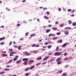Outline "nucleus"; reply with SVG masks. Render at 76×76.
Listing matches in <instances>:
<instances>
[{
  "instance_id": "obj_32",
  "label": "nucleus",
  "mask_w": 76,
  "mask_h": 76,
  "mask_svg": "<svg viewBox=\"0 0 76 76\" xmlns=\"http://www.w3.org/2000/svg\"><path fill=\"white\" fill-rule=\"evenodd\" d=\"M56 50L57 51H58V46H57L56 47Z\"/></svg>"
},
{
  "instance_id": "obj_49",
  "label": "nucleus",
  "mask_w": 76,
  "mask_h": 76,
  "mask_svg": "<svg viewBox=\"0 0 76 76\" xmlns=\"http://www.w3.org/2000/svg\"><path fill=\"white\" fill-rule=\"evenodd\" d=\"M6 10H7L8 11H10V9H8L7 8H6Z\"/></svg>"
},
{
  "instance_id": "obj_30",
  "label": "nucleus",
  "mask_w": 76,
  "mask_h": 76,
  "mask_svg": "<svg viewBox=\"0 0 76 76\" xmlns=\"http://www.w3.org/2000/svg\"><path fill=\"white\" fill-rule=\"evenodd\" d=\"M20 47H21V46H20L18 47V49L19 50H20V49H21Z\"/></svg>"
},
{
  "instance_id": "obj_54",
  "label": "nucleus",
  "mask_w": 76,
  "mask_h": 76,
  "mask_svg": "<svg viewBox=\"0 0 76 76\" xmlns=\"http://www.w3.org/2000/svg\"><path fill=\"white\" fill-rule=\"evenodd\" d=\"M58 22H57V21L55 22V24H58Z\"/></svg>"
},
{
  "instance_id": "obj_25",
  "label": "nucleus",
  "mask_w": 76,
  "mask_h": 76,
  "mask_svg": "<svg viewBox=\"0 0 76 76\" xmlns=\"http://www.w3.org/2000/svg\"><path fill=\"white\" fill-rule=\"evenodd\" d=\"M64 26V24H61L59 25V27H63Z\"/></svg>"
},
{
  "instance_id": "obj_6",
  "label": "nucleus",
  "mask_w": 76,
  "mask_h": 76,
  "mask_svg": "<svg viewBox=\"0 0 76 76\" xmlns=\"http://www.w3.org/2000/svg\"><path fill=\"white\" fill-rule=\"evenodd\" d=\"M72 29V28L70 27H66L65 28V29H67L68 30L69 29Z\"/></svg>"
},
{
  "instance_id": "obj_17",
  "label": "nucleus",
  "mask_w": 76,
  "mask_h": 76,
  "mask_svg": "<svg viewBox=\"0 0 76 76\" xmlns=\"http://www.w3.org/2000/svg\"><path fill=\"white\" fill-rule=\"evenodd\" d=\"M44 18L46 19H49V18H48V17L47 16H44Z\"/></svg>"
},
{
  "instance_id": "obj_4",
  "label": "nucleus",
  "mask_w": 76,
  "mask_h": 76,
  "mask_svg": "<svg viewBox=\"0 0 76 76\" xmlns=\"http://www.w3.org/2000/svg\"><path fill=\"white\" fill-rule=\"evenodd\" d=\"M18 57H19V56H15V58H14L13 60H14V61H16V60H17V58H18Z\"/></svg>"
},
{
  "instance_id": "obj_10",
  "label": "nucleus",
  "mask_w": 76,
  "mask_h": 76,
  "mask_svg": "<svg viewBox=\"0 0 76 76\" xmlns=\"http://www.w3.org/2000/svg\"><path fill=\"white\" fill-rule=\"evenodd\" d=\"M67 44V43H65L64 45L62 46V47H65V46H66V45Z\"/></svg>"
},
{
  "instance_id": "obj_29",
  "label": "nucleus",
  "mask_w": 76,
  "mask_h": 76,
  "mask_svg": "<svg viewBox=\"0 0 76 76\" xmlns=\"http://www.w3.org/2000/svg\"><path fill=\"white\" fill-rule=\"evenodd\" d=\"M1 45H4V42H2L0 43Z\"/></svg>"
},
{
  "instance_id": "obj_27",
  "label": "nucleus",
  "mask_w": 76,
  "mask_h": 76,
  "mask_svg": "<svg viewBox=\"0 0 76 76\" xmlns=\"http://www.w3.org/2000/svg\"><path fill=\"white\" fill-rule=\"evenodd\" d=\"M72 24L73 26H75V25H76V23L75 22L73 23Z\"/></svg>"
},
{
  "instance_id": "obj_23",
  "label": "nucleus",
  "mask_w": 76,
  "mask_h": 76,
  "mask_svg": "<svg viewBox=\"0 0 76 76\" xmlns=\"http://www.w3.org/2000/svg\"><path fill=\"white\" fill-rule=\"evenodd\" d=\"M68 22L69 24H72V22L71 21V20H69L68 21Z\"/></svg>"
},
{
  "instance_id": "obj_31",
  "label": "nucleus",
  "mask_w": 76,
  "mask_h": 76,
  "mask_svg": "<svg viewBox=\"0 0 76 76\" xmlns=\"http://www.w3.org/2000/svg\"><path fill=\"white\" fill-rule=\"evenodd\" d=\"M23 54H27V53H28V52L26 51H25V52H24L23 53Z\"/></svg>"
},
{
  "instance_id": "obj_53",
  "label": "nucleus",
  "mask_w": 76,
  "mask_h": 76,
  "mask_svg": "<svg viewBox=\"0 0 76 76\" xmlns=\"http://www.w3.org/2000/svg\"><path fill=\"white\" fill-rule=\"evenodd\" d=\"M47 64L46 62H45L42 64Z\"/></svg>"
},
{
  "instance_id": "obj_19",
  "label": "nucleus",
  "mask_w": 76,
  "mask_h": 76,
  "mask_svg": "<svg viewBox=\"0 0 76 76\" xmlns=\"http://www.w3.org/2000/svg\"><path fill=\"white\" fill-rule=\"evenodd\" d=\"M50 36H55L54 34H50L48 35V37H50Z\"/></svg>"
},
{
  "instance_id": "obj_42",
  "label": "nucleus",
  "mask_w": 76,
  "mask_h": 76,
  "mask_svg": "<svg viewBox=\"0 0 76 76\" xmlns=\"http://www.w3.org/2000/svg\"><path fill=\"white\" fill-rule=\"evenodd\" d=\"M20 24H17V26L18 27L19 26H20Z\"/></svg>"
},
{
  "instance_id": "obj_38",
  "label": "nucleus",
  "mask_w": 76,
  "mask_h": 76,
  "mask_svg": "<svg viewBox=\"0 0 76 76\" xmlns=\"http://www.w3.org/2000/svg\"><path fill=\"white\" fill-rule=\"evenodd\" d=\"M68 12H71L72 11V10L71 9H69L67 10Z\"/></svg>"
},
{
  "instance_id": "obj_13",
  "label": "nucleus",
  "mask_w": 76,
  "mask_h": 76,
  "mask_svg": "<svg viewBox=\"0 0 76 76\" xmlns=\"http://www.w3.org/2000/svg\"><path fill=\"white\" fill-rule=\"evenodd\" d=\"M9 70H10V69L5 68L4 69V71H9Z\"/></svg>"
},
{
  "instance_id": "obj_18",
  "label": "nucleus",
  "mask_w": 76,
  "mask_h": 76,
  "mask_svg": "<svg viewBox=\"0 0 76 76\" xmlns=\"http://www.w3.org/2000/svg\"><path fill=\"white\" fill-rule=\"evenodd\" d=\"M40 64H41V63L39 62L36 64V66H39V65H40Z\"/></svg>"
},
{
  "instance_id": "obj_60",
  "label": "nucleus",
  "mask_w": 76,
  "mask_h": 76,
  "mask_svg": "<svg viewBox=\"0 0 76 76\" xmlns=\"http://www.w3.org/2000/svg\"><path fill=\"white\" fill-rule=\"evenodd\" d=\"M67 65H66L64 67V68H66L67 67Z\"/></svg>"
},
{
  "instance_id": "obj_33",
  "label": "nucleus",
  "mask_w": 76,
  "mask_h": 76,
  "mask_svg": "<svg viewBox=\"0 0 76 76\" xmlns=\"http://www.w3.org/2000/svg\"><path fill=\"white\" fill-rule=\"evenodd\" d=\"M51 48V45H49V46H48V48L49 49L50 48Z\"/></svg>"
},
{
  "instance_id": "obj_56",
  "label": "nucleus",
  "mask_w": 76,
  "mask_h": 76,
  "mask_svg": "<svg viewBox=\"0 0 76 76\" xmlns=\"http://www.w3.org/2000/svg\"><path fill=\"white\" fill-rule=\"evenodd\" d=\"M66 55H67V53H64V56H66Z\"/></svg>"
},
{
  "instance_id": "obj_1",
  "label": "nucleus",
  "mask_w": 76,
  "mask_h": 76,
  "mask_svg": "<svg viewBox=\"0 0 76 76\" xmlns=\"http://www.w3.org/2000/svg\"><path fill=\"white\" fill-rule=\"evenodd\" d=\"M61 60V57H59V58H58L56 60V61L57 62V64H61V63L62 62L60 60Z\"/></svg>"
},
{
  "instance_id": "obj_57",
  "label": "nucleus",
  "mask_w": 76,
  "mask_h": 76,
  "mask_svg": "<svg viewBox=\"0 0 76 76\" xmlns=\"http://www.w3.org/2000/svg\"><path fill=\"white\" fill-rule=\"evenodd\" d=\"M1 27L2 28H4V26H1Z\"/></svg>"
},
{
  "instance_id": "obj_48",
  "label": "nucleus",
  "mask_w": 76,
  "mask_h": 76,
  "mask_svg": "<svg viewBox=\"0 0 76 76\" xmlns=\"http://www.w3.org/2000/svg\"><path fill=\"white\" fill-rule=\"evenodd\" d=\"M48 55H52L53 53H49L48 54Z\"/></svg>"
},
{
  "instance_id": "obj_24",
  "label": "nucleus",
  "mask_w": 76,
  "mask_h": 76,
  "mask_svg": "<svg viewBox=\"0 0 76 76\" xmlns=\"http://www.w3.org/2000/svg\"><path fill=\"white\" fill-rule=\"evenodd\" d=\"M4 73H5V72L2 71V72H0V74L2 75V74H4Z\"/></svg>"
},
{
  "instance_id": "obj_26",
  "label": "nucleus",
  "mask_w": 76,
  "mask_h": 76,
  "mask_svg": "<svg viewBox=\"0 0 76 76\" xmlns=\"http://www.w3.org/2000/svg\"><path fill=\"white\" fill-rule=\"evenodd\" d=\"M3 57H6V56H7V54H3V55H2Z\"/></svg>"
},
{
  "instance_id": "obj_34",
  "label": "nucleus",
  "mask_w": 76,
  "mask_h": 76,
  "mask_svg": "<svg viewBox=\"0 0 76 76\" xmlns=\"http://www.w3.org/2000/svg\"><path fill=\"white\" fill-rule=\"evenodd\" d=\"M31 46L32 47H35V44H34L33 45H31Z\"/></svg>"
},
{
  "instance_id": "obj_61",
  "label": "nucleus",
  "mask_w": 76,
  "mask_h": 76,
  "mask_svg": "<svg viewBox=\"0 0 76 76\" xmlns=\"http://www.w3.org/2000/svg\"><path fill=\"white\" fill-rule=\"evenodd\" d=\"M64 60H67V58H65L64 59Z\"/></svg>"
},
{
  "instance_id": "obj_22",
  "label": "nucleus",
  "mask_w": 76,
  "mask_h": 76,
  "mask_svg": "<svg viewBox=\"0 0 76 76\" xmlns=\"http://www.w3.org/2000/svg\"><path fill=\"white\" fill-rule=\"evenodd\" d=\"M21 61V60H19L18 61H17L16 62V64H18V63H20Z\"/></svg>"
},
{
  "instance_id": "obj_20",
  "label": "nucleus",
  "mask_w": 76,
  "mask_h": 76,
  "mask_svg": "<svg viewBox=\"0 0 76 76\" xmlns=\"http://www.w3.org/2000/svg\"><path fill=\"white\" fill-rule=\"evenodd\" d=\"M36 35V34H32L30 35V36H31V37H34V36H35Z\"/></svg>"
},
{
  "instance_id": "obj_64",
  "label": "nucleus",
  "mask_w": 76,
  "mask_h": 76,
  "mask_svg": "<svg viewBox=\"0 0 76 76\" xmlns=\"http://www.w3.org/2000/svg\"><path fill=\"white\" fill-rule=\"evenodd\" d=\"M13 44H16V42H15V41H14L13 42Z\"/></svg>"
},
{
  "instance_id": "obj_43",
  "label": "nucleus",
  "mask_w": 76,
  "mask_h": 76,
  "mask_svg": "<svg viewBox=\"0 0 76 76\" xmlns=\"http://www.w3.org/2000/svg\"><path fill=\"white\" fill-rule=\"evenodd\" d=\"M12 44V42H10L9 44V45H11Z\"/></svg>"
},
{
  "instance_id": "obj_58",
  "label": "nucleus",
  "mask_w": 76,
  "mask_h": 76,
  "mask_svg": "<svg viewBox=\"0 0 76 76\" xmlns=\"http://www.w3.org/2000/svg\"><path fill=\"white\" fill-rule=\"evenodd\" d=\"M9 62H10V63H12V60H10L9 61Z\"/></svg>"
},
{
  "instance_id": "obj_36",
  "label": "nucleus",
  "mask_w": 76,
  "mask_h": 76,
  "mask_svg": "<svg viewBox=\"0 0 76 76\" xmlns=\"http://www.w3.org/2000/svg\"><path fill=\"white\" fill-rule=\"evenodd\" d=\"M29 67L27 68L25 70L26 71H27V70H29Z\"/></svg>"
},
{
  "instance_id": "obj_8",
  "label": "nucleus",
  "mask_w": 76,
  "mask_h": 76,
  "mask_svg": "<svg viewBox=\"0 0 76 76\" xmlns=\"http://www.w3.org/2000/svg\"><path fill=\"white\" fill-rule=\"evenodd\" d=\"M52 29L54 31H56L58 29L56 27H53L52 28Z\"/></svg>"
},
{
  "instance_id": "obj_21",
  "label": "nucleus",
  "mask_w": 76,
  "mask_h": 76,
  "mask_svg": "<svg viewBox=\"0 0 76 76\" xmlns=\"http://www.w3.org/2000/svg\"><path fill=\"white\" fill-rule=\"evenodd\" d=\"M35 67V65H34L33 66H31L30 67V70H32V69H33V68H34V67Z\"/></svg>"
},
{
  "instance_id": "obj_14",
  "label": "nucleus",
  "mask_w": 76,
  "mask_h": 76,
  "mask_svg": "<svg viewBox=\"0 0 76 76\" xmlns=\"http://www.w3.org/2000/svg\"><path fill=\"white\" fill-rule=\"evenodd\" d=\"M48 58H49V57H48V56L46 58H45L43 60V61H45V60H47V59H48Z\"/></svg>"
},
{
  "instance_id": "obj_59",
  "label": "nucleus",
  "mask_w": 76,
  "mask_h": 76,
  "mask_svg": "<svg viewBox=\"0 0 76 76\" xmlns=\"http://www.w3.org/2000/svg\"><path fill=\"white\" fill-rule=\"evenodd\" d=\"M61 72H62V70H60L59 71V72L60 74V73H61Z\"/></svg>"
},
{
  "instance_id": "obj_16",
  "label": "nucleus",
  "mask_w": 76,
  "mask_h": 76,
  "mask_svg": "<svg viewBox=\"0 0 76 76\" xmlns=\"http://www.w3.org/2000/svg\"><path fill=\"white\" fill-rule=\"evenodd\" d=\"M5 39V37H3L2 38H0V41H2V40H3Z\"/></svg>"
},
{
  "instance_id": "obj_45",
  "label": "nucleus",
  "mask_w": 76,
  "mask_h": 76,
  "mask_svg": "<svg viewBox=\"0 0 76 76\" xmlns=\"http://www.w3.org/2000/svg\"><path fill=\"white\" fill-rule=\"evenodd\" d=\"M23 39V38L21 37L20 38V39H19V41H22Z\"/></svg>"
},
{
  "instance_id": "obj_44",
  "label": "nucleus",
  "mask_w": 76,
  "mask_h": 76,
  "mask_svg": "<svg viewBox=\"0 0 76 76\" xmlns=\"http://www.w3.org/2000/svg\"><path fill=\"white\" fill-rule=\"evenodd\" d=\"M13 47H14V48H18V46L16 45H14Z\"/></svg>"
},
{
  "instance_id": "obj_37",
  "label": "nucleus",
  "mask_w": 76,
  "mask_h": 76,
  "mask_svg": "<svg viewBox=\"0 0 76 76\" xmlns=\"http://www.w3.org/2000/svg\"><path fill=\"white\" fill-rule=\"evenodd\" d=\"M39 46V45H35V47H38Z\"/></svg>"
},
{
  "instance_id": "obj_52",
  "label": "nucleus",
  "mask_w": 76,
  "mask_h": 76,
  "mask_svg": "<svg viewBox=\"0 0 76 76\" xmlns=\"http://www.w3.org/2000/svg\"><path fill=\"white\" fill-rule=\"evenodd\" d=\"M46 9H47V8L46 7H45L44 8H43V10H46Z\"/></svg>"
},
{
  "instance_id": "obj_9",
  "label": "nucleus",
  "mask_w": 76,
  "mask_h": 76,
  "mask_svg": "<svg viewBox=\"0 0 76 76\" xmlns=\"http://www.w3.org/2000/svg\"><path fill=\"white\" fill-rule=\"evenodd\" d=\"M34 61L32 60H31L30 61V62L29 63V64H31L33 62H34Z\"/></svg>"
},
{
  "instance_id": "obj_47",
  "label": "nucleus",
  "mask_w": 76,
  "mask_h": 76,
  "mask_svg": "<svg viewBox=\"0 0 76 76\" xmlns=\"http://www.w3.org/2000/svg\"><path fill=\"white\" fill-rule=\"evenodd\" d=\"M75 12V10H72V13H74Z\"/></svg>"
},
{
  "instance_id": "obj_46",
  "label": "nucleus",
  "mask_w": 76,
  "mask_h": 76,
  "mask_svg": "<svg viewBox=\"0 0 76 76\" xmlns=\"http://www.w3.org/2000/svg\"><path fill=\"white\" fill-rule=\"evenodd\" d=\"M6 67H10V66L9 65H7L6 66Z\"/></svg>"
},
{
  "instance_id": "obj_50",
  "label": "nucleus",
  "mask_w": 76,
  "mask_h": 76,
  "mask_svg": "<svg viewBox=\"0 0 76 76\" xmlns=\"http://www.w3.org/2000/svg\"><path fill=\"white\" fill-rule=\"evenodd\" d=\"M61 8H58V11H61Z\"/></svg>"
},
{
  "instance_id": "obj_5",
  "label": "nucleus",
  "mask_w": 76,
  "mask_h": 76,
  "mask_svg": "<svg viewBox=\"0 0 76 76\" xmlns=\"http://www.w3.org/2000/svg\"><path fill=\"white\" fill-rule=\"evenodd\" d=\"M64 34L65 35H69V31H65Z\"/></svg>"
},
{
  "instance_id": "obj_41",
  "label": "nucleus",
  "mask_w": 76,
  "mask_h": 76,
  "mask_svg": "<svg viewBox=\"0 0 76 76\" xmlns=\"http://www.w3.org/2000/svg\"><path fill=\"white\" fill-rule=\"evenodd\" d=\"M28 75H29V73H26L25 74V76H28Z\"/></svg>"
},
{
  "instance_id": "obj_15",
  "label": "nucleus",
  "mask_w": 76,
  "mask_h": 76,
  "mask_svg": "<svg viewBox=\"0 0 76 76\" xmlns=\"http://www.w3.org/2000/svg\"><path fill=\"white\" fill-rule=\"evenodd\" d=\"M50 29H47L46 31V33H48V32H50Z\"/></svg>"
},
{
  "instance_id": "obj_51",
  "label": "nucleus",
  "mask_w": 76,
  "mask_h": 76,
  "mask_svg": "<svg viewBox=\"0 0 76 76\" xmlns=\"http://www.w3.org/2000/svg\"><path fill=\"white\" fill-rule=\"evenodd\" d=\"M46 13L47 14V15H50V12H46Z\"/></svg>"
},
{
  "instance_id": "obj_35",
  "label": "nucleus",
  "mask_w": 76,
  "mask_h": 76,
  "mask_svg": "<svg viewBox=\"0 0 76 76\" xmlns=\"http://www.w3.org/2000/svg\"><path fill=\"white\" fill-rule=\"evenodd\" d=\"M60 34H61V33L58 32L56 33V34L57 35H60Z\"/></svg>"
},
{
  "instance_id": "obj_63",
  "label": "nucleus",
  "mask_w": 76,
  "mask_h": 76,
  "mask_svg": "<svg viewBox=\"0 0 76 76\" xmlns=\"http://www.w3.org/2000/svg\"><path fill=\"white\" fill-rule=\"evenodd\" d=\"M23 23H26V21H24Z\"/></svg>"
},
{
  "instance_id": "obj_39",
  "label": "nucleus",
  "mask_w": 76,
  "mask_h": 76,
  "mask_svg": "<svg viewBox=\"0 0 76 76\" xmlns=\"http://www.w3.org/2000/svg\"><path fill=\"white\" fill-rule=\"evenodd\" d=\"M28 34H29V33L28 32L26 33L25 34L26 36H27V35H28Z\"/></svg>"
},
{
  "instance_id": "obj_2",
  "label": "nucleus",
  "mask_w": 76,
  "mask_h": 76,
  "mask_svg": "<svg viewBox=\"0 0 76 76\" xmlns=\"http://www.w3.org/2000/svg\"><path fill=\"white\" fill-rule=\"evenodd\" d=\"M22 60L25 61L23 63L24 65H27V61H28V59L27 58H23L22 59Z\"/></svg>"
},
{
  "instance_id": "obj_55",
  "label": "nucleus",
  "mask_w": 76,
  "mask_h": 76,
  "mask_svg": "<svg viewBox=\"0 0 76 76\" xmlns=\"http://www.w3.org/2000/svg\"><path fill=\"white\" fill-rule=\"evenodd\" d=\"M12 53L13 54H16V53L15 52H12Z\"/></svg>"
},
{
  "instance_id": "obj_28",
  "label": "nucleus",
  "mask_w": 76,
  "mask_h": 76,
  "mask_svg": "<svg viewBox=\"0 0 76 76\" xmlns=\"http://www.w3.org/2000/svg\"><path fill=\"white\" fill-rule=\"evenodd\" d=\"M30 55H31V54L28 52L27 53V54H25V56H30Z\"/></svg>"
},
{
  "instance_id": "obj_11",
  "label": "nucleus",
  "mask_w": 76,
  "mask_h": 76,
  "mask_svg": "<svg viewBox=\"0 0 76 76\" xmlns=\"http://www.w3.org/2000/svg\"><path fill=\"white\" fill-rule=\"evenodd\" d=\"M62 42H63V41H62V40L60 39L59 41H58L57 42V43H62Z\"/></svg>"
},
{
  "instance_id": "obj_3",
  "label": "nucleus",
  "mask_w": 76,
  "mask_h": 76,
  "mask_svg": "<svg viewBox=\"0 0 76 76\" xmlns=\"http://www.w3.org/2000/svg\"><path fill=\"white\" fill-rule=\"evenodd\" d=\"M62 52H56L54 53V55L55 56H59L61 55V54H62Z\"/></svg>"
},
{
  "instance_id": "obj_12",
  "label": "nucleus",
  "mask_w": 76,
  "mask_h": 76,
  "mask_svg": "<svg viewBox=\"0 0 76 76\" xmlns=\"http://www.w3.org/2000/svg\"><path fill=\"white\" fill-rule=\"evenodd\" d=\"M42 58V57H41V56H40V57H39L37 58V60H41Z\"/></svg>"
},
{
  "instance_id": "obj_62",
  "label": "nucleus",
  "mask_w": 76,
  "mask_h": 76,
  "mask_svg": "<svg viewBox=\"0 0 76 76\" xmlns=\"http://www.w3.org/2000/svg\"><path fill=\"white\" fill-rule=\"evenodd\" d=\"M56 39H57V37H55V38L53 39V40Z\"/></svg>"
},
{
  "instance_id": "obj_7",
  "label": "nucleus",
  "mask_w": 76,
  "mask_h": 76,
  "mask_svg": "<svg viewBox=\"0 0 76 76\" xmlns=\"http://www.w3.org/2000/svg\"><path fill=\"white\" fill-rule=\"evenodd\" d=\"M62 76H67V73L64 72L62 74Z\"/></svg>"
},
{
  "instance_id": "obj_40",
  "label": "nucleus",
  "mask_w": 76,
  "mask_h": 76,
  "mask_svg": "<svg viewBox=\"0 0 76 76\" xmlns=\"http://www.w3.org/2000/svg\"><path fill=\"white\" fill-rule=\"evenodd\" d=\"M13 54L12 53H10V56H13Z\"/></svg>"
}]
</instances>
